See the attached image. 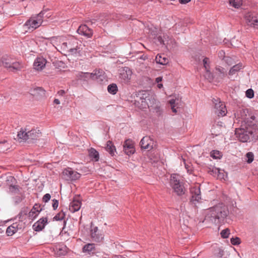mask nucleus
<instances>
[{
  "instance_id": "nucleus-1",
  "label": "nucleus",
  "mask_w": 258,
  "mask_h": 258,
  "mask_svg": "<svg viewBox=\"0 0 258 258\" xmlns=\"http://www.w3.org/2000/svg\"><path fill=\"white\" fill-rule=\"evenodd\" d=\"M228 213L227 208L223 204H219L206 210L203 222L206 221L215 225L219 224L224 222Z\"/></svg>"
},
{
  "instance_id": "nucleus-2",
  "label": "nucleus",
  "mask_w": 258,
  "mask_h": 258,
  "mask_svg": "<svg viewBox=\"0 0 258 258\" xmlns=\"http://www.w3.org/2000/svg\"><path fill=\"white\" fill-rule=\"evenodd\" d=\"M235 135L237 140L240 142L247 143L257 140L255 133L252 132L250 126L238 127L235 128Z\"/></svg>"
},
{
  "instance_id": "nucleus-3",
  "label": "nucleus",
  "mask_w": 258,
  "mask_h": 258,
  "mask_svg": "<svg viewBox=\"0 0 258 258\" xmlns=\"http://www.w3.org/2000/svg\"><path fill=\"white\" fill-rule=\"evenodd\" d=\"M76 77L79 80L88 82L90 79L96 80L99 82H102L105 78L104 73L102 70H95L92 73L79 72L76 75Z\"/></svg>"
},
{
  "instance_id": "nucleus-4",
  "label": "nucleus",
  "mask_w": 258,
  "mask_h": 258,
  "mask_svg": "<svg viewBox=\"0 0 258 258\" xmlns=\"http://www.w3.org/2000/svg\"><path fill=\"white\" fill-rule=\"evenodd\" d=\"M1 63L9 72L13 73L20 71L24 68V64L22 62L14 61L10 57L6 54L3 55L1 57Z\"/></svg>"
},
{
  "instance_id": "nucleus-5",
  "label": "nucleus",
  "mask_w": 258,
  "mask_h": 258,
  "mask_svg": "<svg viewBox=\"0 0 258 258\" xmlns=\"http://www.w3.org/2000/svg\"><path fill=\"white\" fill-rule=\"evenodd\" d=\"M170 184L177 196L180 197L184 195L186 189L183 184L177 178L176 174L171 175Z\"/></svg>"
},
{
  "instance_id": "nucleus-6",
  "label": "nucleus",
  "mask_w": 258,
  "mask_h": 258,
  "mask_svg": "<svg viewBox=\"0 0 258 258\" xmlns=\"http://www.w3.org/2000/svg\"><path fill=\"white\" fill-rule=\"evenodd\" d=\"M46 12V10H43L37 14L34 18H31L26 21L25 25L27 27L29 30L33 31L42 24V18Z\"/></svg>"
},
{
  "instance_id": "nucleus-7",
  "label": "nucleus",
  "mask_w": 258,
  "mask_h": 258,
  "mask_svg": "<svg viewBox=\"0 0 258 258\" xmlns=\"http://www.w3.org/2000/svg\"><path fill=\"white\" fill-rule=\"evenodd\" d=\"M62 45L69 49V51L71 54H80L83 49V46H84L81 41H79L75 38L72 39L68 43H63Z\"/></svg>"
},
{
  "instance_id": "nucleus-8",
  "label": "nucleus",
  "mask_w": 258,
  "mask_h": 258,
  "mask_svg": "<svg viewBox=\"0 0 258 258\" xmlns=\"http://www.w3.org/2000/svg\"><path fill=\"white\" fill-rule=\"evenodd\" d=\"M190 192L191 195L189 200V204L193 207H197V204L202 200L201 189L199 185H195L190 188Z\"/></svg>"
},
{
  "instance_id": "nucleus-9",
  "label": "nucleus",
  "mask_w": 258,
  "mask_h": 258,
  "mask_svg": "<svg viewBox=\"0 0 258 258\" xmlns=\"http://www.w3.org/2000/svg\"><path fill=\"white\" fill-rule=\"evenodd\" d=\"M62 174L66 180L68 181H74L80 178L81 174L77 171H74L71 168L64 169L62 171Z\"/></svg>"
},
{
  "instance_id": "nucleus-10",
  "label": "nucleus",
  "mask_w": 258,
  "mask_h": 258,
  "mask_svg": "<svg viewBox=\"0 0 258 258\" xmlns=\"http://www.w3.org/2000/svg\"><path fill=\"white\" fill-rule=\"evenodd\" d=\"M213 102L215 104V112L218 116H225L227 113V109L225 105L220 101L219 98L213 100Z\"/></svg>"
},
{
  "instance_id": "nucleus-11",
  "label": "nucleus",
  "mask_w": 258,
  "mask_h": 258,
  "mask_svg": "<svg viewBox=\"0 0 258 258\" xmlns=\"http://www.w3.org/2000/svg\"><path fill=\"white\" fill-rule=\"evenodd\" d=\"M245 19L248 25L258 29V15L254 12L248 13Z\"/></svg>"
},
{
  "instance_id": "nucleus-12",
  "label": "nucleus",
  "mask_w": 258,
  "mask_h": 258,
  "mask_svg": "<svg viewBox=\"0 0 258 258\" xmlns=\"http://www.w3.org/2000/svg\"><path fill=\"white\" fill-rule=\"evenodd\" d=\"M90 235L92 240L97 242L102 241L103 239V235L101 231L99 230L97 227L93 226L92 223L91 225Z\"/></svg>"
},
{
  "instance_id": "nucleus-13",
  "label": "nucleus",
  "mask_w": 258,
  "mask_h": 258,
  "mask_svg": "<svg viewBox=\"0 0 258 258\" xmlns=\"http://www.w3.org/2000/svg\"><path fill=\"white\" fill-rule=\"evenodd\" d=\"M235 115L238 118L241 119V121H244L245 123H249V116L250 114L248 109H240L237 111Z\"/></svg>"
},
{
  "instance_id": "nucleus-14",
  "label": "nucleus",
  "mask_w": 258,
  "mask_h": 258,
  "mask_svg": "<svg viewBox=\"0 0 258 258\" xmlns=\"http://www.w3.org/2000/svg\"><path fill=\"white\" fill-rule=\"evenodd\" d=\"M77 31L79 34L86 38H90L93 35V30L85 24L80 26Z\"/></svg>"
},
{
  "instance_id": "nucleus-15",
  "label": "nucleus",
  "mask_w": 258,
  "mask_h": 258,
  "mask_svg": "<svg viewBox=\"0 0 258 258\" xmlns=\"http://www.w3.org/2000/svg\"><path fill=\"white\" fill-rule=\"evenodd\" d=\"M43 208L41 207L40 205L35 204L30 211H28V218L32 220H34L39 215Z\"/></svg>"
},
{
  "instance_id": "nucleus-16",
  "label": "nucleus",
  "mask_w": 258,
  "mask_h": 258,
  "mask_svg": "<svg viewBox=\"0 0 258 258\" xmlns=\"http://www.w3.org/2000/svg\"><path fill=\"white\" fill-rule=\"evenodd\" d=\"M153 144V141L148 136L143 137L140 143V145L142 149L147 150L148 151L153 148V146L152 145Z\"/></svg>"
},
{
  "instance_id": "nucleus-17",
  "label": "nucleus",
  "mask_w": 258,
  "mask_h": 258,
  "mask_svg": "<svg viewBox=\"0 0 258 258\" xmlns=\"http://www.w3.org/2000/svg\"><path fill=\"white\" fill-rule=\"evenodd\" d=\"M47 61L45 58L43 57H37L34 62V69L37 71H41L45 67Z\"/></svg>"
},
{
  "instance_id": "nucleus-18",
  "label": "nucleus",
  "mask_w": 258,
  "mask_h": 258,
  "mask_svg": "<svg viewBox=\"0 0 258 258\" xmlns=\"http://www.w3.org/2000/svg\"><path fill=\"white\" fill-rule=\"evenodd\" d=\"M123 151L128 155L133 154L135 152V149L133 144L128 140L124 142L123 144Z\"/></svg>"
},
{
  "instance_id": "nucleus-19",
  "label": "nucleus",
  "mask_w": 258,
  "mask_h": 258,
  "mask_svg": "<svg viewBox=\"0 0 258 258\" xmlns=\"http://www.w3.org/2000/svg\"><path fill=\"white\" fill-rule=\"evenodd\" d=\"M1 178L5 180L6 184L9 186V187L15 184L17 182L15 177L9 173L1 175Z\"/></svg>"
},
{
  "instance_id": "nucleus-20",
  "label": "nucleus",
  "mask_w": 258,
  "mask_h": 258,
  "mask_svg": "<svg viewBox=\"0 0 258 258\" xmlns=\"http://www.w3.org/2000/svg\"><path fill=\"white\" fill-rule=\"evenodd\" d=\"M95 245L94 243H88L85 244L82 249V251L84 253H86L88 254L94 253L95 252Z\"/></svg>"
},
{
  "instance_id": "nucleus-21",
  "label": "nucleus",
  "mask_w": 258,
  "mask_h": 258,
  "mask_svg": "<svg viewBox=\"0 0 258 258\" xmlns=\"http://www.w3.org/2000/svg\"><path fill=\"white\" fill-rule=\"evenodd\" d=\"M215 75L217 76V79L218 82H220L221 79H223L227 76V72L225 69L222 67H219L216 68Z\"/></svg>"
},
{
  "instance_id": "nucleus-22",
  "label": "nucleus",
  "mask_w": 258,
  "mask_h": 258,
  "mask_svg": "<svg viewBox=\"0 0 258 258\" xmlns=\"http://www.w3.org/2000/svg\"><path fill=\"white\" fill-rule=\"evenodd\" d=\"M81 207V202L79 200H74L70 203L69 210L72 212L74 213L79 211Z\"/></svg>"
},
{
  "instance_id": "nucleus-23",
  "label": "nucleus",
  "mask_w": 258,
  "mask_h": 258,
  "mask_svg": "<svg viewBox=\"0 0 258 258\" xmlns=\"http://www.w3.org/2000/svg\"><path fill=\"white\" fill-rule=\"evenodd\" d=\"M11 147V140L6 139L1 140V152L5 153L10 149Z\"/></svg>"
},
{
  "instance_id": "nucleus-24",
  "label": "nucleus",
  "mask_w": 258,
  "mask_h": 258,
  "mask_svg": "<svg viewBox=\"0 0 258 258\" xmlns=\"http://www.w3.org/2000/svg\"><path fill=\"white\" fill-rule=\"evenodd\" d=\"M41 134L40 130L37 129H32L31 131L27 132L28 140H35Z\"/></svg>"
},
{
  "instance_id": "nucleus-25",
  "label": "nucleus",
  "mask_w": 258,
  "mask_h": 258,
  "mask_svg": "<svg viewBox=\"0 0 258 258\" xmlns=\"http://www.w3.org/2000/svg\"><path fill=\"white\" fill-rule=\"evenodd\" d=\"M105 149L111 156H113L115 155L116 148L112 141H108L107 142Z\"/></svg>"
},
{
  "instance_id": "nucleus-26",
  "label": "nucleus",
  "mask_w": 258,
  "mask_h": 258,
  "mask_svg": "<svg viewBox=\"0 0 258 258\" xmlns=\"http://www.w3.org/2000/svg\"><path fill=\"white\" fill-rule=\"evenodd\" d=\"M155 60L157 63L162 65H166L169 62L168 59L164 54H157Z\"/></svg>"
},
{
  "instance_id": "nucleus-27",
  "label": "nucleus",
  "mask_w": 258,
  "mask_h": 258,
  "mask_svg": "<svg viewBox=\"0 0 258 258\" xmlns=\"http://www.w3.org/2000/svg\"><path fill=\"white\" fill-rule=\"evenodd\" d=\"M168 37L167 35H163V36H158L156 39V42L158 45L166 46L168 44V40L167 39Z\"/></svg>"
},
{
  "instance_id": "nucleus-28",
  "label": "nucleus",
  "mask_w": 258,
  "mask_h": 258,
  "mask_svg": "<svg viewBox=\"0 0 258 258\" xmlns=\"http://www.w3.org/2000/svg\"><path fill=\"white\" fill-rule=\"evenodd\" d=\"M89 155L90 157L95 161H98L99 159V155L98 152L95 149L91 148L89 150Z\"/></svg>"
},
{
  "instance_id": "nucleus-29",
  "label": "nucleus",
  "mask_w": 258,
  "mask_h": 258,
  "mask_svg": "<svg viewBox=\"0 0 258 258\" xmlns=\"http://www.w3.org/2000/svg\"><path fill=\"white\" fill-rule=\"evenodd\" d=\"M16 224H13L12 225L9 226L6 230V234L8 236H12L16 232H17L18 229Z\"/></svg>"
},
{
  "instance_id": "nucleus-30",
  "label": "nucleus",
  "mask_w": 258,
  "mask_h": 258,
  "mask_svg": "<svg viewBox=\"0 0 258 258\" xmlns=\"http://www.w3.org/2000/svg\"><path fill=\"white\" fill-rule=\"evenodd\" d=\"M242 68V64L238 63L233 66L229 70L228 74L230 76L233 75L238 72Z\"/></svg>"
},
{
  "instance_id": "nucleus-31",
  "label": "nucleus",
  "mask_w": 258,
  "mask_h": 258,
  "mask_svg": "<svg viewBox=\"0 0 258 258\" xmlns=\"http://www.w3.org/2000/svg\"><path fill=\"white\" fill-rule=\"evenodd\" d=\"M25 198L23 193H20L13 197V201L15 205L20 204Z\"/></svg>"
},
{
  "instance_id": "nucleus-32",
  "label": "nucleus",
  "mask_w": 258,
  "mask_h": 258,
  "mask_svg": "<svg viewBox=\"0 0 258 258\" xmlns=\"http://www.w3.org/2000/svg\"><path fill=\"white\" fill-rule=\"evenodd\" d=\"M21 188L18 185H13L9 187V192L13 195L19 194L22 193L20 190Z\"/></svg>"
},
{
  "instance_id": "nucleus-33",
  "label": "nucleus",
  "mask_w": 258,
  "mask_h": 258,
  "mask_svg": "<svg viewBox=\"0 0 258 258\" xmlns=\"http://www.w3.org/2000/svg\"><path fill=\"white\" fill-rule=\"evenodd\" d=\"M18 138L19 139H21L23 141L28 140V136H27V132H26V130L21 129V130L18 133L17 135Z\"/></svg>"
},
{
  "instance_id": "nucleus-34",
  "label": "nucleus",
  "mask_w": 258,
  "mask_h": 258,
  "mask_svg": "<svg viewBox=\"0 0 258 258\" xmlns=\"http://www.w3.org/2000/svg\"><path fill=\"white\" fill-rule=\"evenodd\" d=\"M107 90L109 93L112 95L115 94L118 91V88L116 84L112 83L109 85L107 87Z\"/></svg>"
},
{
  "instance_id": "nucleus-35",
  "label": "nucleus",
  "mask_w": 258,
  "mask_h": 258,
  "mask_svg": "<svg viewBox=\"0 0 258 258\" xmlns=\"http://www.w3.org/2000/svg\"><path fill=\"white\" fill-rule=\"evenodd\" d=\"M230 6L235 8H239L242 5V0H229Z\"/></svg>"
},
{
  "instance_id": "nucleus-36",
  "label": "nucleus",
  "mask_w": 258,
  "mask_h": 258,
  "mask_svg": "<svg viewBox=\"0 0 258 258\" xmlns=\"http://www.w3.org/2000/svg\"><path fill=\"white\" fill-rule=\"evenodd\" d=\"M153 112L156 114L158 116H160L163 113V109L161 107V106L157 104L153 108Z\"/></svg>"
},
{
  "instance_id": "nucleus-37",
  "label": "nucleus",
  "mask_w": 258,
  "mask_h": 258,
  "mask_svg": "<svg viewBox=\"0 0 258 258\" xmlns=\"http://www.w3.org/2000/svg\"><path fill=\"white\" fill-rule=\"evenodd\" d=\"M66 214L63 210L57 213L53 218V221H60L62 220L65 217Z\"/></svg>"
},
{
  "instance_id": "nucleus-38",
  "label": "nucleus",
  "mask_w": 258,
  "mask_h": 258,
  "mask_svg": "<svg viewBox=\"0 0 258 258\" xmlns=\"http://www.w3.org/2000/svg\"><path fill=\"white\" fill-rule=\"evenodd\" d=\"M44 228L43 224L40 223L39 221L35 223L33 225V228L35 231H40Z\"/></svg>"
},
{
  "instance_id": "nucleus-39",
  "label": "nucleus",
  "mask_w": 258,
  "mask_h": 258,
  "mask_svg": "<svg viewBox=\"0 0 258 258\" xmlns=\"http://www.w3.org/2000/svg\"><path fill=\"white\" fill-rule=\"evenodd\" d=\"M143 92H144V91L142 92L143 96L140 97V100H141V105L139 107H142V108H146L147 106H148V105L147 104V103L146 102L147 96H144V95H145V94L143 93Z\"/></svg>"
},
{
  "instance_id": "nucleus-40",
  "label": "nucleus",
  "mask_w": 258,
  "mask_h": 258,
  "mask_svg": "<svg viewBox=\"0 0 258 258\" xmlns=\"http://www.w3.org/2000/svg\"><path fill=\"white\" fill-rule=\"evenodd\" d=\"M208 172L213 176H215L217 175L219 177H221V174L220 173V169L217 168H213L212 169H210Z\"/></svg>"
},
{
  "instance_id": "nucleus-41",
  "label": "nucleus",
  "mask_w": 258,
  "mask_h": 258,
  "mask_svg": "<svg viewBox=\"0 0 258 258\" xmlns=\"http://www.w3.org/2000/svg\"><path fill=\"white\" fill-rule=\"evenodd\" d=\"M211 156L213 159H220L222 157V154L219 151L213 150L211 152Z\"/></svg>"
},
{
  "instance_id": "nucleus-42",
  "label": "nucleus",
  "mask_w": 258,
  "mask_h": 258,
  "mask_svg": "<svg viewBox=\"0 0 258 258\" xmlns=\"http://www.w3.org/2000/svg\"><path fill=\"white\" fill-rule=\"evenodd\" d=\"M246 157L247 158L246 162L248 163H251L253 161L254 155L252 152H248L246 154Z\"/></svg>"
},
{
  "instance_id": "nucleus-43",
  "label": "nucleus",
  "mask_w": 258,
  "mask_h": 258,
  "mask_svg": "<svg viewBox=\"0 0 258 258\" xmlns=\"http://www.w3.org/2000/svg\"><path fill=\"white\" fill-rule=\"evenodd\" d=\"M205 77L206 79L208 80L209 82L212 81L214 79L213 74L209 71V70H206V72L205 74Z\"/></svg>"
},
{
  "instance_id": "nucleus-44",
  "label": "nucleus",
  "mask_w": 258,
  "mask_h": 258,
  "mask_svg": "<svg viewBox=\"0 0 258 258\" xmlns=\"http://www.w3.org/2000/svg\"><path fill=\"white\" fill-rule=\"evenodd\" d=\"M229 234L230 231L228 228L222 230L220 233L221 237L223 238H228Z\"/></svg>"
},
{
  "instance_id": "nucleus-45",
  "label": "nucleus",
  "mask_w": 258,
  "mask_h": 258,
  "mask_svg": "<svg viewBox=\"0 0 258 258\" xmlns=\"http://www.w3.org/2000/svg\"><path fill=\"white\" fill-rule=\"evenodd\" d=\"M246 96L249 98L251 99L254 97V91L252 89H248L245 92Z\"/></svg>"
},
{
  "instance_id": "nucleus-46",
  "label": "nucleus",
  "mask_w": 258,
  "mask_h": 258,
  "mask_svg": "<svg viewBox=\"0 0 258 258\" xmlns=\"http://www.w3.org/2000/svg\"><path fill=\"white\" fill-rule=\"evenodd\" d=\"M231 243L234 245H238L240 243V239L238 237H232L230 239Z\"/></svg>"
},
{
  "instance_id": "nucleus-47",
  "label": "nucleus",
  "mask_w": 258,
  "mask_h": 258,
  "mask_svg": "<svg viewBox=\"0 0 258 258\" xmlns=\"http://www.w3.org/2000/svg\"><path fill=\"white\" fill-rule=\"evenodd\" d=\"M27 214H28V210L27 208H25L21 210L19 213L18 216L19 219H22L24 215H27Z\"/></svg>"
},
{
  "instance_id": "nucleus-48",
  "label": "nucleus",
  "mask_w": 258,
  "mask_h": 258,
  "mask_svg": "<svg viewBox=\"0 0 258 258\" xmlns=\"http://www.w3.org/2000/svg\"><path fill=\"white\" fill-rule=\"evenodd\" d=\"M223 59H224L225 62L226 63H227V64L228 66H230L231 64H232L233 63V59L229 57V56H224L223 58Z\"/></svg>"
},
{
  "instance_id": "nucleus-49",
  "label": "nucleus",
  "mask_w": 258,
  "mask_h": 258,
  "mask_svg": "<svg viewBox=\"0 0 258 258\" xmlns=\"http://www.w3.org/2000/svg\"><path fill=\"white\" fill-rule=\"evenodd\" d=\"M66 253V247L59 248L57 252V254L59 256L64 255Z\"/></svg>"
},
{
  "instance_id": "nucleus-50",
  "label": "nucleus",
  "mask_w": 258,
  "mask_h": 258,
  "mask_svg": "<svg viewBox=\"0 0 258 258\" xmlns=\"http://www.w3.org/2000/svg\"><path fill=\"white\" fill-rule=\"evenodd\" d=\"M250 128L252 129V132H254L257 136L258 139V122L257 123L252 124Z\"/></svg>"
},
{
  "instance_id": "nucleus-51",
  "label": "nucleus",
  "mask_w": 258,
  "mask_h": 258,
  "mask_svg": "<svg viewBox=\"0 0 258 258\" xmlns=\"http://www.w3.org/2000/svg\"><path fill=\"white\" fill-rule=\"evenodd\" d=\"M51 198V196L49 194H46L42 198V201L44 203L48 202Z\"/></svg>"
},
{
  "instance_id": "nucleus-52",
  "label": "nucleus",
  "mask_w": 258,
  "mask_h": 258,
  "mask_svg": "<svg viewBox=\"0 0 258 258\" xmlns=\"http://www.w3.org/2000/svg\"><path fill=\"white\" fill-rule=\"evenodd\" d=\"M203 61L205 70H208L209 69V65L208 64L209 58L208 57H205Z\"/></svg>"
},
{
  "instance_id": "nucleus-53",
  "label": "nucleus",
  "mask_w": 258,
  "mask_h": 258,
  "mask_svg": "<svg viewBox=\"0 0 258 258\" xmlns=\"http://www.w3.org/2000/svg\"><path fill=\"white\" fill-rule=\"evenodd\" d=\"M58 206V201L56 199L52 200V207L55 210Z\"/></svg>"
},
{
  "instance_id": "nucleus-54",
  "label": "nucleus",
  "mask_w": 258,
  "mask_h": 258,
  "mask_svg": "<svg viewBox=\"0 0 258 258\" xmlns=\"http://www.w3.org/2000/svg\"><path fill=\"white\" fill-rule=\"evenodd\" d=\"M38 221L40 222V223H41L43 225L44 227H45V226L47 223V218L46 217L41 218Z\"/></svg>"
},
{
  "instance_id": "nucleus-55",
  "label": "nucleus",
  "mask_w": 258,
  "mask_h": 258,
  "mask_svg": "<svg viewBox=\"0 0 258 258\" xmlns=\"http://www.w3.org/2000/svg\"><path fill=\"white\" fill-rule=\"evenodd\" d=\"M255 118V117L253 115H250L249 116V123H247L248 126H251L252 124V120H254Z\"/></svg>"
},
{
  "instance_id": "nucleus-56",
  "label": "nucleus",
  "mask_w": 258,
  "mask_h": 258,
  "mask_svg": "<svg viewBox=\"0 0 258 258\" xmlns=\"http://www.w3.org/2000/svg\"><path fill=\"white\" fill-rule=\"evenodd\" d=\"M224 251L221 249H219V252L217 253V257L218 258H222Z\"/></svg>"
},
{
  "instance_id": "nucleus-57",
  "label": "nucleus",
  "mask_w": 258,
  "mask_h": 258,
  "mask_svg": "<svg viewBox=\"0 0 258 258\" xmlns=\"http://www.w3.org/2000/svg\"><path fill=\"white\" fill-rule=\"evenodd\" d=\"M65 94V91L63 90H60L57 92V94L59 96H62Z\"/></svg>"
},
{
  "instance_id": "nucleus-58",
  "label": "nucleus",
  "mask_w": 258,
  "mask_h": 258,
  "mask_svg": "<svg viewBox=\"0 0 258 258\" xmlns=\"http://www.w3.org/2000/svg\"><path fill=\"white\" fill-rule=\"evenodd\" d=\"M190 0H179V2L181 4H185L189 2Z\"/></svg>"
},
{
  "instance_id": "nucleus-59",
  "label": "nucleus",
  "mask_w": 258,
  "mask_h": 258,
  "mask_svg": "<svg viewBox=\"0 0 258 258\" xmlns=\"http://www.w3.org/2000/svg\"><path fill=\"white\" fill-rule=\"evenodd\" d=\"M224 54H225V52L223 50L220 51L218 53L219 56L221 58H222L223 57V56H224Z\"/></svg>"
},
{
  "instance_id": "nucleus-60",
  "label": "nucleus",
  "mask_w": 258,
  "mask_h": 258,
  "mask_svg": "<svg viewBox=\"0 0 258 258\" xmlns=\"http://www.w3.org/2000/svg\"><path fill=\"white\" fill-rule=\"evenodd\" d=\"M175 100L174 99H171L169 101V103H170L171 106H174L175 105Z\"/></svg>"
},
{
  "instance_id": "nucleus-61",
  "label": "nucleus",
  "mask_w": 258,
  "mask_h": 258,
  "mask_svg": "<svg viewBox=\"0 0 258 258\" xmlns=\"http://www.w3.org/2000/svg\"><path fill=\"white\" fill-rule=\"evenodd\" d=\"M112 258H126L121 255H113Z\"/></svg>"
},
{
  "instance_id": "nucleus-62",
  "label": "nucleus",
  "mask_w": 258,
  "mask_h": 258,
  "mask_svg": "<svg viewBox=\"0 0 258 258\" xmlns=\"http://www.w3.org/2000/svg\"><path fill=\"white\" fill-rule=\"evenodd\" d=\"M162 80V77H157V78H156V82L157 83H159V82H161Z\"/></svg>"
},
{
  "instance_id": "nucleus-63",
  "label": "nucleus",
  "mask_w": 258,
  "mask_h": 258,
  "mask_svg": "<svg viewBox=\"0 0 258 258\" xmlns=\"http://www.w3.org/2000/svg\"><path fill=\"white\" fill-rule=\"evenodd\" d=\"M35 91H39L42 92H44V90L41 87H37L34 89Z\"/></svg>"
},
{
  "instance_id": "nucleus-64",
  "label": "nucleus",
  "mask_w": 258,
  "mask_h": 258,
  "mask_svg": "<svg viewBox=\"0 0 258 258\" xmlns=\"http://www.w3.org/2000/svg\"><path fill=\"white\" fill-rule=\"evenodd\" d=\"M53 103L56 104H59L60 101L58 99H55L53 101Z\"/></svg>"
}]
</instances>
